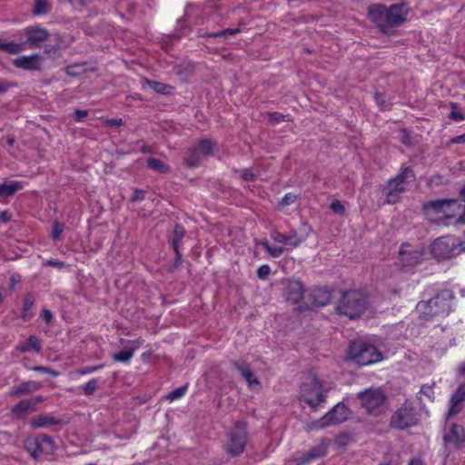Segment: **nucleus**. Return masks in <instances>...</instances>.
Wrapping results in <instances>:
<instances>
[{
    "label": "nucleus",
    "mask_w": 465,
    "mask_h": 465,
    "mask_svg": "<svg viewBox=\"0 0 465 465\" xmlns=\"http://www.w3.org/2000/svg\"><path fill=\"white\" fill-rule=\"evenodd\" d=\"M409 11L405 3L393 4L390 6L376 4L369 8L368 15L381 32L388 34L391 28L399 27L406 22Z\"/></svg>",
    "instance_id": "obj_1"
},
{
    "label": "nucleus",
    "mask_w": 465,
    "mask_h": 465,
    "mask_svg": "<svg viewBox=\"0 0 465 465\" xmlns=\"http://www.w3.org/2000/svg\"><path fill=\"white\" fill-rule=\"evenodd\" d=\"M453 292L445 289L437 292L427 301H420L416 305V312L424 321L432 320L435 317H445L451 311Z\"/></svg>",
    "instance_id": "obj_2"
},
{
    "label": "nucleus",
    "mask_w": 465,
    "mask_h": 465,
    "mask_svg": "<svg viewBox=\"0 0 465 465\" xmlns=\"http://www.w3.org/2000/svg\"><path fill=\"white\" fill-rule=\"evenodd\" d=\"M460 211L461 203L454 199L430 201L423 205V212L427 219L437 224H445L447 220L456 217L458 219Z\"/></svg>",
    "instance_id": "obj_3"
},
{
    "label": "nucleus",
    "mask_w": 465,
    "mask_h": 465,
    "mask_svg": "<svg viewBox=\"0 0 465 465\" xmlns=\"http://www.w3.org/2000/svg\"><path fill=\"white\" fill-rule=\"evenodd\" d=\"M366 304L367 301L362 293L356 291H348L339 300L336 310L339 314L354 320L365 312Z\"/></svg>",
    "instance_id": "obj_4"
},
{
    "label": "nucleus",
    "mask_w": 465,
    "mask_h": 465,
    "mask_svg": "<svg viewBox=\"0 0 465 465\" xmlns=\"http://www.w3.org/2000/svg\"><path fill=\"white\" fill-rule=\"evenodd\" d=\"M247 442V423L243 420H239L226 433V442L223 448L230 456L236 457L244 452Z\"/></svg>",
    "instance_id": "obj_5"
},
{
    "label": "nucleus",
    "mask_w": 465,
    "mask_h": 465,
    "mask_svg": "<svg viewBox=\"0 0 465 465\" xmlns=\"http://www.w3.org/2000/svg\"><path fill=\"white\" fill-rule=\"evenodd\" d=\"M300 399L315 411L324 405L322 384L314 374H310L302 383Z\"/></svg>",
    "instance_id": "obj_6"
},
{
    "label": "nucleus",
    "mask_w": 465,
    "mask_h": 465,
    "mask_svg": "<svg viewBox=\"0 0 465 465\" xmlns=\"http://www.w3.org/2000/svg\"><path fill=\"white\" fill-rule=\"evenodd\" d=\"M415 180V174L411 167H405L394 178L389 180L386 191V202L393 204L398 202L400 195L407 190L409 183Z\"/></svg>",
    "instance_id": "obj_7"
},
{
    "label": "nucleus",
    "mask_w": 465,
    "mask_h": 465,
    "mask_svg": "<svg viewBox=\"0 0 465 465\" xmlns=\"http://www.w3.org/2000/svg\"><path fill=\"white\" fill-rule=\"evenodd\" d=\"M351 360L360 366L376 363L382 359L381 351L372 344L353 341L349 351Z\"/></svg>",
    "instance_id": "obj_8"
},
{
    "label": "nucleus",
    "mask_w": 465,
    "mask_h": 465,
    "mask_svg": "<svg viewBox=\"0 0 465 465\" xmlns=\"http://www.w3.org/2000/svg\"><path fill=\"white\" fill-rule=\"evenodd\" d=\"M464 242H460L452 236L440 237L435 240L430 247L431 253L438 259H450L462 250Z\"/></svg>",
    "instance_id": "obj_9"
},
{
    "label": "nucleus",
    "mask_w": 465,
    "mask_h": 465,
    "mask_svg": "<svg viewBox=\"0 0 465 465\" xmlns=\"http://www.w3.org/2000/svg\"><path fill=\"white\" fill-rule=\"evenodd\" d=\"M418 414L411 402L406 401L391 418V426L395 429L404 430L417 425Z\"/></svg>",
    "instance_id": "obj_10"
},
{
    "label": "nucleus",
    "mask_w": 465,
    "mask_h": 465,
    "mask_svg": "<svg viewBox=\"0 0 465 465\" xmlns=\"http://www.w3.org/2000/svg\"><path fill=\"white\" fill-rule=\"evenodd\" d=\"M361 407L367 413L379 415L384 410L385 396L380 389H369L359 393Z\"/></svg>",
    "instance_id": "obj_11"
},
{
    "label": "nucleus",
    "mask_w": 465,
    "mask_h": 465,
    "mask_svg": "<svg viewBox=\"0 0 465 465\" xmlns=\"http://www.w3.org/2000/svg\"><path fill=\"white\" fill-rule=\"evenodd\" d=\"M25 448L34 459H38L43 454H52L54 450V442L50 436L39 435L27 438L25 440Z\"/></svg>",
    "instance_id": "obj_12"
},
{
    "label": "nucleus",
    "mask_w": 465,
    "mask_h": 465,
    "mask_svg": "<svg viewBox=\"0 0 465 465\" xmlns=\"http://www.w3.org/2000/svg\"><path fill=\"white\" fill-rule=\"evenodd\" d=\"M215 147V143L212 140L203 139L199 143L190 148L186 153L184 161L189 167L198 166L204 157H207L213 153Z\"/></svg>",
    "instance_id": "obj_13"
},
{
    "label": "nucleus",
    "mask_w": 465,
    "mask_h": 465,
    "mask_svg": "<svg viewBox=\"0 0 465 465\" xmlns=\"http://www.w3.org/2000/svg\"><path fill=\"white\" fill-rule=\"evenodd\" d=\"M350 415V411L343 403L336 404L320 420L317 421L319 428H325L345 421Z\"/></svg>",
    "instance_id": "obj_14"
},
{
    "label": "nucleus",
    "mask_w": 465,
    "mask_h": 465,
    "mask_svg": "<svg viewBox=\"0 0 465 465\" xmlns=\"http://www.w3.org/2000/svg\"><path fill=\"white\" fill-rule=\"evenodd\" d=\"M444 445L447 449H461L465 445V430L461 425L453 423L444 435Z\"/></svg>",
    "instance_id": "obj_15"
},
{
    "label": "nucleus",
    "mask_w": 465,
    "mask_h": 465,
    "mask_svg": "<svg viewBox=\"0 0 465 465\" xmlns=\"http://www.w3.org/2000/svg\"><path fill=\"white\" fill-rule=\"evenodd\" d=\"M44 401L45 398L40 395L34 398L22 400L15 406H13L11 411L15 417L19 419H25L29 412L35 411L36 406L42 403Z\"/></svg>",
    "instance_id": "obj_16"
},
{
    "label": "nucleus",
    "mask_w": 465,
    "mask_h": 465,
    "mask_svg": "<svg viewBox=\"0 0 465 465\" xmlns=\"http://www.w3.org/2000/svg\"><path fill=\"white\" fill-rule=\"evenodd\" d=\"M328 445L322 441L320 444L311 448L308 451L297 454L294 457L296 465H308L312 461L326 456Z\"/></svg>",
    "instance_id": "obj_17"
},
{
    "label": "nucleus",
    "mask_w": 465,
    "mask_h": 465,
    "mask_svg": "<svg viewBox=\"0 0 465 465\" xmlns=\"http://www.w3.org/2000/svg\"><path fill=\"white\" fill-rule=\"evenodd\" d=\"M24 32L27 36L25 44L31 48L39 47L50 36L48 30L40 26H27Z\"/></svg>",
    "instance_id": "obj_18"
},
{
    "label": "nucleus",
    "mask_w": 465,
    "mask_h": 465,
    "mask_svg": "<svg viewBox=\"0 0 465 465\" xmlns=\"http://www.w3.org/2000/svg\"><path fill=\"white\" fill-rule=\"evenodd\" d=\"M465 401V382L460 385L457 390L452 393L449 401V411L447 413L448 418L459 414L463 406L462 403Z\"/></svg>",
    "instance_id": "obj_19"
},
{
    "label": "nucleus",
    "mask_w": 465,
    "mask_h": 465,
    "mask_svg": "<svg viewBox=\"0 0 465 465\" xmlns=\"http://www.w3.org/2000/svg\"><path fill=\"white\" fill-rule=\"evenodd\" d=\"M304 294V288L302 282L298 280H289L285 288V296L288 302L292 303L299 302Z\"/></svg>",
    "instance_id": "obj_20"
},
{
    "label": "nucleus",
    "mask_w": 465,
    "mask_h": 465,
    "mask_svg": "<svg viewBox=\"0 0 465 465\" xmlns=\"http://www.w3.org/2000/svg\"><path fill=\"white\" fill-rule=\"evenodd\" d=\"M13 64L19 69L28 71L39 70L41 67V56L37 54L19 56L14 60Z\"/></svg>",
    "instance_id": "obj_21"
},
{
    "label": "nucleus",
    "mask_w": 465,
    "mask_h": 465,
    "mask_svg": "<svg viewBox=\"0 0 465 465\" xmlns=\"http://www.w3.org/2000/svg\"><path fill=\"white\" fill-rule=\"evenodd\" d=\"M62 423V419H59L50 413H43L32 419L30 426L32 429L53 428Z\"/></svg>",
    "instance_id": "obj_22"
},
{
    "label": "nucleus",
    "mask_w": 465,
    "mask_h": 465,
    "mask_svg": "<svg viewBox=\"0 0 465 465\" xmlns=\"http://www.w3.org/2000/svg\"><path fill=\"white\" fill-rule=\"evenodd\" d=\"M129 342L131 344L130 346L124 347L121 351L113 355V360L114 361L129 363L134 351L143 344V341L141 339L131 341Z\"/></svg>",
    "instance_id": "obj_23"
},
{
    "label": "nucleus",
    "mask_w": 465,
    "mask_h": 465,
    "mask_svg": "<svg viewBox=\"0 0 465 465\" xmlns=\"http://www.w3.org/2000/svg\"><path fill=\"white\" fill-rule=\"evenodd\" d=\"M42 385L34 381H24L16 387L12 388L10 395L12 396H22L33 393L40 390Z\"/></svg>",
    "instance_id": "obj_24"
},
{
    "label": "nucleus",
    "mask_w": 465,
    "mask_h": 465,
    "mask_svg": "<svg viewBox=\"0 0 465 465\" xmlns=\"http://www.w3.org/2000/svg\"><path fill=\"white\" fill-rule=\"evenodd\" d=\"M23 188L24 183L20 181H10L0 184V202H3L6 197L15 194Z\"/></svg>",
    "instance_id": "obj_25"
},
{
    "label": "nucleus",
    "mask_w": 465,
    "mask_h": 465,
    "mask_svg": "<svg viewBox=\"0 0 465 465\" xmlns=\"http://www.w3.org/2000/svg\"><path fill=\"white\" fill-rule=\"evenodd\" d=\"M400 255L404 265L413 266L420 262L423 253L419 250L410 252L401 250Z\"/></svg>",
    "instance_id": "obj_26"
},
{
    "label": "nucleus",
    "mask_w": 465,
    "mask_h": 465,
    "mask_svg": "<svg viewBox=\"0 0 465 465\" xmlns=\"http://www.w3.org/2000/svg\"><path fill=\"white\" fill-rule=\"evenodd\" d=\"M41 349V342L39 339L35 335L29 336L25 341L20 342L17 346V350L21 352H28L31 351L39 352Z\"/></svg>",
    "instance_id": "obj_27"
},
{
    "label": "nucleus",
    "mask_w": 465,
    "mask_h": 465,
    "mask_svg": "<svg viewBox=\"0 0 465 465\" xmlns=\"http://www.w3.org/2000/svg\"><path fill=\"white\" fill-rule=\"evenodd\" d=\"M313 304L317 307L327 305L331 299V293L327 289H318L312 293Z\"/></svg>",
    "instance_id": "obj_28"
},
{
    "label": "nucleus",
    "mask_w": 465,
    "mask_h": 465,
    "mask_svg": "<svg viewBox=\"0 0 465 465\" xmlns=\"http://www.w3.org/2000/svg\"><path fill=\"white\" fill-rule=\"evenodd\" d=\"M0 50L10 54H17L25 50V44L7 42L0 38Z\"/></svg>",
    "instance_id": "obj_29"
},
{
    "label": "nucleus",
    "mask_w": 465,
    "mask_h": 465,
    "mask_svg": "<svg viewBox=\"0 0 465 465\" xmlns=\"http://www.w3.org/2000/svg\"><path fill=\"white\" fill-rule=\"evenodd\" d=\"M271 237L273 241L283 243L287 246V249H293L298 247L301 244V240L297 241H288V238L286 237V234L282 233L278 231H272L271 232Z\"/></svg>",
    "instance_id": "obj_30"
},
{
    "label": "nucleus",
    "mask_w": 465,
    "mask_h": 465,
    "mask_svg": "<svg viewBox=\"0 0 465 465\" xmlns=\"http://www.w3.org/2000/svg\"><path fill=\"white\" fill-rule=\"evenodd\" d=\"M147 165L150 169L156 171L160 173H167L171 171L170 167L165 164L162 160L156 158H149Z\"/></svg>",
    "instance_id": "obj_31"
},
{
    "label": "nucleus",
    "mask_w": 465,
    "mask_h": 465,
    "mask_svg": "<svg viewBox=\"0 0 465 465\" xmlns=\"http://www.w3.org/2000/svg\"><path fill=\"white\" fill-rule=\"evenodd\" d=\"M144 83L157 94H168L173 89L172 86L156 81L145 80Z\"/></svg>",
    "instance_id": "obj_32"
},
{
    "label": "nucleus",
    "mask_w": 465,
    "mask_h": 465,
    "mask_svg": "<svg viewBox=\"0 0 465 465\" xmlns=\"http://www.w3.org/2000/svg\"><path fill=\"white\" fill-rule=\"evenodd\" d=\"M33 13L35 15H42L47 14L51 10V5L48 0H34Z\"/></svg>",
    "instance_id": "obj_33"
},
{
    "label": "nucleus",
    "mask_w": 465,
    "mask_h": 465,
    "mask_svg": "<svg viewBox=\"0 0 465 465\" xmlns=\"http://www.w3.org/2000/svg\"><path fill=\"white\" fill-rule=\"evenodd\" d=\"M302 232H304V235L303 236H301V237H298L297 235V232L295 230H292L289 235H286V237L288 238V241H297V240H301V243L303 242L307 237L309 236V234L311 233L312 232V228L310 225H308L306 223H302Z\"/></svg>",
    "instance_id": "obj_34"
},
{
    "label": "nucleus",
    "mask_w": 465,
    "mask_h": 465,
    "mask_svg": "<svg viewBox=\"0 0 465 465\" xmlns=\"http://www.w3.org/2000/svg\"><path fill=\"white\" fill-rule=\"evenodd\" d=\"M185 231L183 227L180 224H176L173 229V233L172 237V247L173 249L179 248V245L184 236Z\"/></svg>",
    "instance_id": "obj_35"
},
{
    "label": "nucleus",
    "mask_w": 465,
    "mask_h": 465,
    "mask_svg": "<svg viewBox=\"0 0 465 465\" xmlns=\"http://www.w3.org/2000/svg\"><path fill=\"white\" fill-rule=\"evenodd\" d=\"M35 306V298L31 293H27L24 300L23 310L21 313V317L23 319H27L30 316V311Z\"/></svg>",
    "instance_id": "obj_36"
},
{
    "label": "nucleus",
    "mask_w": 465,
    "mask_h": 465,
    "mask_svg": "<svg viewBox=\"0 0 465 465\" xmlns=\"http://www.w3.org/2000/svg\"><path fill=\"white\" fill-rule=\"evenodd\" d=\"M261 245L269 253V255L272 258H278V257L282 256L284 252L283 247H280V246L272 247L266 240L262 241Z\"/></svg>",
    "instance_id": "obj_37"
},
{
    "label": "nucleus",
    "mask_w": 465,
    "mask_h": 465,
    "mask_svg": "<svg viewBox=\"0 0 465 465\" xmlns=\"http://www.w3.org/2000/svg\"><path fill=\"white\" fill-rule=\"evenodd\" d=\"M240 32H241L240 28H226L224 30L218 31L215 33H210L207 35L210 37H213V38H222V37L226 38L229 36L235 35L239 34Z\"/></svg>",
    "instance_id": "obj_38"
},
{
    "label": "nucleus",
    "mask_w": 465,
    "mask_h": 465,
    "mask_svg": "<svg viewBox=\"0 0 465 465\" xmlns=\"http://www.w3.org/2000/svg\"><path fill=\"white\" fill-rule=\"evenodd\" d=\"M451 112L449 114V118L455 122H461L465 120V115L459 110V104L451 102L450 104Z\"/></svg>",
    "instance_id": "obj_39"
},
{
    "label": "nucleus",
    "mask_w": 465,
    "mask_h": 465,
    "mask_svg": "<svg viewBox=\"0 0 465 465\" xmlns=\"http://www.w3.org/2000/svg\"><path fill=\"white\" fill-rule=\"evenodd\" d=\"M188 385H183L175 390L172 391L167 396L166 399L170 401H173L183 397L187 391Z\"/></svg>",
    "instance_id": "obj_40"
},
{
    "label": "nucleus",
    "mask_w": 465,
    "mask_h": 465,
    "mask_svg": "<svg viewBox=\"0 0 465 465\" xmlns=\"http://www.w3.org/2000/svg\"><path fill=\"white\" fill-rule=\"evenodd\" d=\"M98 379H92L82 386L83 393L86 396L92 395L99 388Z\"/></svg>",
    "instance_id": "obj_41"
},
{
    "label": "nucleus",
    "mask_w": 465,
    "mask_h": 465,
    "mask_svg": "<svg viewBox=\"0 0 465 465\" xmlns=\"http://www.w3.org/2000/svg\"><path fill=\"white\" fill-rule=\"evenodd\" d=\"M29 370H32V371H37V372H40V373H44V374H49L53 377H58L60 375V372L55 371V370H53L49 367H45V366H33V367H30L28 368Z\"/></svg>",
    "instance_id": "obj_42"
},
{
    "label": "nucleus",
    "mask_w": 465,
    "mask_h": 465,
    "mask_svg": "<svg viewBox=\"0 0 465 465\" xmlns=\"http://www.w3.org/2000/svg\"><path fill=\"white\" fill-rule=\"evenodd\" d=\"M242 377L245 380V381L248 383V386L252 389L254 385H259L260 382L258 379L256 378L253 371L250 369L248 371L243 373Z\"/></svg>",
    "instance_id": "obj_43"
},
{
    "label": "nucleus",
    "mask_w": 465,
    "mask_h": 465,
    "mask_svg": "<svg viewBox=\"0 0 465 465\" xmlns=\"http://www.w3.org/2000/svg\"><path fill=\"white\" fill-rule=\"evenodd\" d=\"M232 365L241 374V376L251 369L250 365L243 360L232 361Z\"/></svg>",
    "instance_id": "obj_44"
},
{
    "label": "nucleus",
    "mask_w": 465,
    "mask_h": 465,
    "mask_svg": "<svg viewBox=\"0 0 465 465\" xmlns=\"http://www.w3.org/2000/svg\"><path fill=\"white\" fill-rule=\"evenodd\" d=\"M271 273V267L268 264L261 265L257 270V277L261 280H266Z\"/></svg>",
    "instance_id": "obj_45"
},
{
    "label": "nucleus",
    "mask_w": 465,
    "mask_h": 465,
    "mask_svg": "<svg viewBox=\"0 0 465 465\" xmlns=\"http://www.w3.org/2000/svg\"><path fill=\"white\" fill-rule=\"evenodd\" d=\"M330 208L335 213L340 215H343L345 213V207L344 205L339 201L334 200L331 202Z\"/></svg>",
    "instance_id": "obj_46"
},
{
    "label": "nucleus",
    "mask_w": 465,
    "mask_h": 465,
    "mask_svg": "<svg viewBox=\"0 0 465 465\" xmlns=\"http://www.w3.org/2000/svg\"><path fill=\"white\" fill-rule=\"evenodd\" d=\"M460 195L463 199L464 203H461V211L460 213V215L458 219H456L455 223L465 224V186L462 188Z\"/></svg>",
    "instance_id": "obj_47"
},
{
    "label": "nucleus",
    "mask_w": 465,
    "mask_h": 465,
    "mask_svg": "<svg viewBox=\"0 0 465 465\" xmlns=\"http://www.w3.org/2000/svg\"><path fill=\"white\" fill-rule=\"evenodd\" d=\"M420 393L425 395L427 398H429L431 401L434 399L433 388H432V386H430L429 384L422 385L420 390Z\"/></svg>",
    "instance_id": "obj_48"
},
{
    "label": "nucleus",
    "mask_w": 465,
    "mask_h": 465,
    "mask_svg": "<svg viewBox=\"0 0 465 465\" xmlns=\"http://www.w3.org/2000/svg\"><path fill=\"white\" fill-rule=\"evenodd\" d=\"M104 367V365H97V366H88L82 369H79L77 371V373L80 375H87L93 372H95L99 370H101Z\"/></svg>",
    "instance_id": "obj_49"
},
{
    "label": "nucleus",
    "mask_w": 465,
    "mask_h": 465,
    "mask_svg": "<svg viewBox=\"0 0 465 465\" xmlns=\"http://www.w3.org/2000/svg\"><path fill=\"white\" fill-rule=\"evenodd\" d=\"M63 231H64V224L54 222L53 231H52L53 239L54 240L58 239L61 236Z\"/></svg>",
    "instance_id": "obj_50"
},
{
    "label": "nucleus",
    "mask_w": 465,
    "mask_h": 465,
    "mask_svg": "<svg viewBox=\"0 0 465 465\" xmlns=\"http://www.w3.org/2000/svg\"><path fill=\"white\" fill-rule=\"evenodd\" d=\"M297 199V196L293 193H286L280 202L282 206H287L293 203Z\"/></svg>",
    "instance_id": "obj_51"
},
{
    "label": "nucleus",
    "mask_w": 465,
    "mask_h": 465,
    "mask_svg": "<svg viewBox=\"0 0 465 465\" xmlns=\"http://www.w3.org/2000/svg\"><path fill=\"white\" fill-rule=\"evenodd\" d=\"M241 178L243 181L252 182L256 179V175L252 173L249 169H242L240 173Z\"/></svg>",
    "instance_id": "obj_52"
},
{
    "label": "nucleus",
    "mask_w": 465,
    "mask_h": 465,
    "mask_svg": "<svg viewBox=\"0 0 465 465\" xmlns=\"http://www.w3.org/2000/svg\"><path fill=\"white\" fill-rule=\"evenodd\" d=\"M144 199V191L141 190V189H134V193H133V196L131 198V201L132 202H140V201H143Z\"/></svg>",
    "instance_id": "obj_53"
},
{
    "label": "nucleus",
    "mask_w": 465,
    "mask_h": 465,
    "mask_svg": "<svg viewBox=\"0 0 465 465\" xmlns=\"http://www.w3.org/2000/svg\"><path fill=\"white\" fill-rule=\"evenodd\" d=\"M41 318L47 323L49 324L53 319H54V315H53V312L48 310V309H44L41 312Z\"/></svg>",
    "instance_id": "obj_54"
},
{
    "label": "nucleus",
    "mask_w": 465,
    "mask_h": 465,
    "mask_svg": "<svg viewBox=\"0 0 465 465\" xmlns=\"http://www.w3.org/2000/svg\"><path fill=\"white\" fill-rule=\"evenodd\" d=\"M65 71L68 75L74 76L80 74V67L77 64H73L67 66Z\"/></svg>",
    "instance_id": "obj_55"
},
{
    "label": "nucleus",
    "mask_w": 465,
    "mask_h": 465,
    "mask_svg": "<svg viewBox=\"0 0 465 465\" xmlns=\"http://www.w3.org/2000/svg\"><path fill=\"white\" fill-rule=\"evenodd\" d=\"M87 114L88 113L85 110H76L74 112V119L76 122H81L87 116Z\"/></svg>",
    "instance_id": "obj_56"
},
{
    "label": "nucleus",
    "mask_w": 465,
    "mask_h": 465,
    "mask_svg": "<svg viewBox=\"0 0 465 465\" xmlns=\"http://www.w3.org/2000/svg\"><path fill=\"white\" fill-rule=\"evenodd\" d=\"M374 100H375L376 104L379 106H381L382 108L386 107V105H385V99H384V96L381 94L375 93L374 94Z\"/></svg>",
    "instance_id": "obj_57"
},
{
    "label": "nucleus",
    "mask_w": 465,
    "mask_h": 465,
    "mask_svg": "<svg viewBox=\"0 0 465 465\" xmlns=\"http://www.w3.org/2000/svg\"><path fill=\"white\" fill-rule=\"evenodd\" d=\"M46 264L51 266V267H55V268H63L65 265L64 262L59 261V260H55V259L48 260L46 262Z\"/></svg>",
    "instance_id": "obj_58"
},
{
    "label": "nucleus",
    "mask_w": 465,
    "mask_h": 465,
    "mask_svg": "<svg viewBox=\"0 0 465 465\" xmlns=\"http://www.w3.org/2000/svg\"><path fill=\"white\" fill-rule=\"evenodd\" d=\"M284 117L285 116L280 113H272V114H270V116H269L270 120L274 123H280L282 121H284Z\"/></svg>",
    "instance_id": "obj_59"
},
{
    "label": "nucleus",
    "mask_w": 465,
    "mask_h": 465,
    "mask_svg": "<svg viewBox=\"0 0 465 465\" xmlns=\"http://www.w3.org/2000/svg\"><path fill=\"white\" fill-rule=\"evenodd\" d=\"M400 134H401V141L403 143H405V144L411 143V137L406 130H401Z\"/></svg>",
    "instance_id": "obj_60"
},
{
    "label": "nucleus",
    "mask_w": 465,
    "mask_h": 465,
    "mask_svg": "<svg viewBox=\"0 0 465 465\" xmlns=\"http://www.w3.org/2000/svg\"><path fill=\"white\" fill-rule=\"evenodd\" d=\"M13 86H15V84L7 82H0V94L6 93Z\"/></svg>",
    "instance_id": "obj_61"
},
{
    "label": "nucleus",
    "mask_w": 465,
    "mask_h": 465,
    "mask_svg": "<svg viewBox=\"0 0 465 465\" xmlns=\"http://www.w3.org/2000/svg\"><path fill=\"white\" fill-rule=\"evenodd\" d=\"M175 253L174 267H178L182 263V254L179 248L173 249Z\"/></svg>",
    "instance_id": "obj_62"
},
{
    "label": "nucleus",
    "mask_w": 465,
    "mask_h": 465,
    "mask_svg": "<svg viewBox=\"0 0 465 465\" xmlns=\"http://www.w3.org/2000/svg\"><path fill=\"white\" fill-rule=\"evenodd\" d=\"M451 143L456 144L465 143V134L451 138Z\"/></svg>",
    "instance_id": "obj_63"
},
{
    "label": "nucleus",
    "mask_w": 465,
    "mask_h": 465,
    "mask_svg": "<svg viewBox=\"0 0 465 465\" xmlns=\"http://www.w3.org/2000/svg\"><path fill=\"white\" fill-rule=\"evenodd\" d=\"M10 221V215L7 211H2L0 212V222L2 223H8Z\"/></svg>",
    "instance_id": "obj_64"
}]
</instances>
